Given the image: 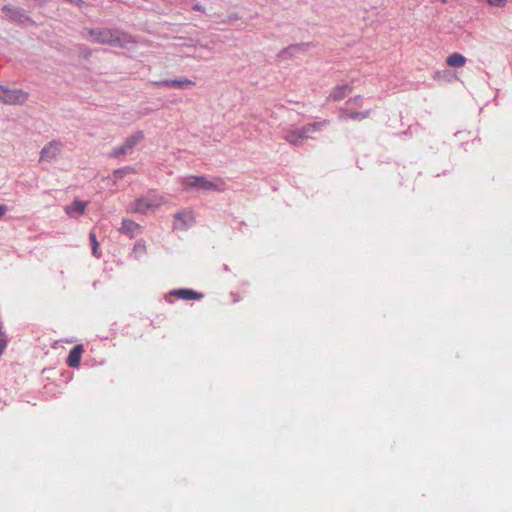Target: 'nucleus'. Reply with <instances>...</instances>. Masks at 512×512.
Listing matches in <instances>:
<instances>
[{"label":"nucleus","mask_w":512,"mask_h":512,"mask_svg":"<svg viewBox=\"0 0 512 512\" xmlns=\"http://www.w3.org/2000/svg\"><path fill=\"white\" fill-rule=\"evenodd\" d=\"M61 147L62 144L60 142H50L42 149L40 159L48 161L54 159L59 154Z\"/></svg>","instance_id":"6e6552de"},{"label":"nucleus","mask_w":512,"mask_h":512,"mask_svg":"<svg viewBox=\"0 0 512 512\" xmlns=\"http://www.w3.org/2000/svg\"><path fill=\"white\" fill-rule=\"evenodd\" d=\"M87 206V201L75 199L74 202L71 205L66 206L64 210L70 218H77L80 215L84 214Z\"/></svg>","instance_id":"0eeeda50"},{"label":"nucleus","mask_w":512,"mask_h":512,"mask_svg":"<svg viewBox=\"0 0 512 512\" xmlns=\"http://www.w3.org/2000/svg\"><path fill=\"white\" fill-rule=\"evenodd\" d=\"M0 90H2V87L0 86Z\"/></svg>","instance_id":"5701e85b"},{"label":"nucleus","mask_w":512,"mask_h":512,"mask_svg":"<svg viewBox=\"0 0 512 512\" xmlns=\"http://www.w3.org/2000/svg\"><path fill=\"white\" fill-rule=\"evenodd\" d=\"M171 295L185 300H198L202 298V294L191 289H178L171 292Z\"/></svg>","instance_id":"ddd939ff"},{"label":"nucleus","mask_w":512,"mask_h":512,"mask_svg":"<svg viewBox=\"0 0 512 512\" xmlns=\"http://www.w3.org/2000/svg\"><path fill=\"white\" fill-rule=\"evenodd\" d=\"M28 98L27 93L22 90H8L2 87L0 90V101L5 104H22Z\"/></svg>","instance_id":"39448f33"},{"label":"nucleus","mask_w":512,"mask_h":512,"mask_svg":"<svg viewBox=\"0 0 512 512\" xmlns=\"http://www.w3.org/2000/svg\"><path fill=\"white\" fill-rule=\"evenodd\" d=\"M3 10H4L5 12H7V13H8V12H10V8H7V7H4V9H3Z\"/></svg>","instance_id":"4be33fe9"},{"label":"nucleus","mask_w":512,"mask_h":512,"mask_svg":"<svg viewBox=\"0 0 512 512\" xmlns=\"http://www.w3.org/2000/svg\"><path fill=\"white\" fill-rule=\"evenodd\" d=\"M7 211V207L3 204H0V217L3 216Z\"/></svg>","instance_id":"6ab92c4d"},{"label":"nucleus","mask_w":512,"mask_h":512,"mask_svg":"<svg viewBox=\"0 0 512 512\" xmlns=\"http://www.w3.org/2000/svg\"><path fill=\"white\" fill-rule=\"evenodd\" d=\"M5 347H6V343L4 341H0V355L2 354Z\"/></svg>","instance_id":"412c9836"},{"label":"nucleus","mask_w":512,"mask_h":512,"mask_svg":"<svg viewBox=\"0 0 512 512\" xmlns=\"http://www.w3.org/2000/svg\"><path fill=\"white\" fill-rule=\"evenodd\" d=\"M466 62V57L458 52H454L446 58V64L453 68H461L465 66Z\"/></svg>","instance_id":"9b49d317"},{"label":"nucleus","mask_w":512,"mask_h":512,"mask_svg":"<svg viewBox=\"0 0 512 512\" xmlns=\"http://www.w3.org/2000/svg\"><path fill=\"white\" fill-rule=\"evenodd\" d=\"M89 238H90V241H91L92 252H93L94 256L99 257V253H98L99 244H98V241L96 239L95 233L90 232Z\"/></svg>","instance_id":"f3484780"},{"label":"nucleus","mask_w":512,"mask_h":512,"mask_svg":"<svg viewBox=\"0 0 512 512\" xmlns=\"http://www.w3.org/2000/svg\"><path fill=\"white\" fill-rule=\"evenodd\" d=\"M342 115L350 119H365L369 116V112H351L342 110Z\"/></svg>","instance_id":"2eb2a0df"},{"label":"nucleus","mask_w":512,"mask_h":512,"mask_svg":"<svg viewBox=\"0 0 512 512\" xmlns=\"http://www.w3.org/2000/svg\"><path fill=\"white\" fill-rule=\"evenodd\" d=\"M141 227L136 222L130 219H124L122 222V226L120 228V232L124 234H128L131 237H134L140 231Z\"/></svg>","instance_id":"f8f14e48"},{"label":"nucleus","mask_w":512,"mask_h":512,"mask_svg":"<svg viewBox=\"0 0 512 512\" xmlns=\"http://www.w3.org/2000/svg\"><path fill=\"white\" fill-rule=\"evenodd\" d=\"M188 215H190V213H189V212H180V213H177V214H176V218H177V219H182V217H184V216H188Z\"/></svg>","instance_id":"aec40b11"},{"label":"nucleus","mask_w":512,"mask_h":512,"mask_svg":"<svg viewBox=\"0 0 512 512\" xmlns=\"http://www.w3.org/2000/svg\"><path fill=\"white\" fill-rule=\"evenodd\" d=\"M130 173H135V169L133 167L127 166V167H124L121 169H117L114 171V178L121 179L125 175L130 174Z\"/></svg>","instance_id":"dca6fc26"},{"label":"nucleus","mask_w":512,"mask_h":512,"mask_svg":"<svg viewBox=\"0 0 512 512\" xmlns=\"http://www.w3.org/2000/svg\"><path fill=\"white\" fill-rule=\"evenodd\" d=\"M491 6L495 7H504L507 3V0H485Z\"/></svg>","instance_id":"a211bd4d"},{"label":"nucleus","mask_w":512,"mask_h":512,"mask_svg":"<svg viewBox=\"0 0 512 512\" xmlns=\"http://www.w3.org/2000/svg\"><path fill=\"white\" fill-rule=\"evenodd\" d=\"M89 35L92 37V41L95 43L116 45L121 47L125 46V44L121 41L120 36L111 30H90Z\"/></svg>","instance_id":"20e7f679"},{"label":"nucleus","mask_w":512,"mask_h":512,"mask_svg":"<svg viewBox=\"0 0 512 512\" xmlns=\"http://www.w3.org/2000/svg\"><path fill=\"white\" fill-rule=\"evenodd\" d=\"M167 202L168 200L163 195L150 192L146 196L140 197L134 201L132 211L141 214L154 212Z\"/></svg>","instance_id":"7ed1b4c3"},{"label":"nucleus","mask_w":512,"mask_h":512,"mask_svg":"<svg viewBox=\"0 0 512 512\" xmlns=\"http://www.w3.org/2000/svg\"><path fill=\"white\" fill-rule=\"evenodd\" d=\"M352 91V87L348 84L335 86L330 92L329 99L333 101H339L349 95Z\"/></svg>","instance_id":"9d476101"},{"label":"nucleus","mask_w":512,"mask_h":512,"mask_svg":"<svg viewBox=\"0 0 512 512\" xmlns=\"http://www.w3.org/2000/svg\"><path fill=\"white\" fill-rule=\"evenodd\" d=\"M330 124L329 120L308 123L301 128L288 127L283 130L282 138L292 146H299L304 141L312 139V134L322 130L324 126Z\"/></svg>","instance_id":"f257e3e1"},{"label":"nucleus","mask_w":512,"mask_h":512,"mask_svg":"<svg viewBox=\"0 0 512 512\" xmlns=\"http://www.w3.org/2000/svg\"><path fill=\"white\" fill-rule=\"evenodd\" d=\"M144 138V134L142 131H137L136 133L132 134L130 137L126 139L124 144L115 151V155H122L125 154L128 150L135 147L138 143H140Z\"/></svg>","instance_id":"423d86ee"},{"label":"nucleus","mask_w":512,"mask_h":512,"mask_svg":"<svg viewBox=\"0 0 512 512\" xmlns=\"http://www.w3.org/2000/svg\"><path fill=\"white\" fill-rule=\"evenodd\" d=\"M184 189L196 188L205 191L223 192L226 189V183L221 178H213L208 180L201 176H188L182 179Z\"/></svg>","instance_id":"f03ea898"},{"label":"nucleus","mask_w":512,"mask_h":512,"mask_svg":"<svg viewBox=\"0 0 512 512\" xmlns=\"http://www.w3.org/2000/svg\"><path fill=\"white\" fill-rule=\"evenodd\" d=\"M157 85L165 86V87H178V88H187L189 86L195 85V83L191 80H163L158 82Z\"/></svg>","instance_id":"4468645a"},{"label":"nucleus","mask_w":512,"mask_h":512,"mask_svg":"<svg viewBox=\"0 0 512 512\" xmlns=\"http://www.w3.org/2000/svg\"><path fill=\"white\" fill-rule=\"evenodd\" d=\"M83 353V345H76L69 353L67 357V365L71 368H77L80 365L81 357Z\"/></svg>","instance_id":"1a4fd4ad"}]
</instances>
